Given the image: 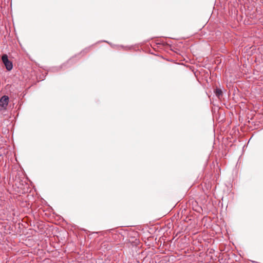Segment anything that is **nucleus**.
I'll return each mask as SVG.
<instances>
[{
  "label": "nucleus",
  "mask_w": 263,
  "mask_h": 263,
  "mask_svg": "<svg viewBox=\"0 0 263 263\" xmlns=\"http://www.w3.org/2000/svg\"><path fill=\"white\" fill-rule=\"evenodd\" d=\"M214 92L216 97L219 99L222 96V91L220 88H216L214 90Z\"/></svg>",
  "instance_id": "3"
},
{
  "label": "nucleus",
  "mask_w": 263,
  "mask_h": 263,
  "mask_svg": "<svg viewBox=\"0 0 263 263\" xmlns=\"http://www.w3.org/2000/svg\"><path fill=\"white\" fill-rule=\"evenodd\" d=\"M244 22H245V24H248V25H249V24H250V23H248V21H246V19H245V20H244Z\"/></svg>",
  "instance_id": "4"
},
{
  "label": "nucleus",
  "mask_w": 263,
  "mask_h": 263,
  "mask_svg": "<svg viewBox=\"0 0 263 263\" xmlns=\"http://www.w3.org/2000/svg\"><path fill=\"white\" fill-rule=\"evenodd\" d=\"M2 61L7 70L10 71L13 68L12 63L9 60L7 54H3L2 57Z\"/></svg>",
  "instance_id": "1"
},
{
  "label": "nucleus",
  "mask_w": 263,
  "mask_h": 263,
  "mask_svg": "<svg viewBox=\"0 0 263 263\" xmlns=\"http://www.w3.org/2000/svg\"><path fill=\"white\" fill-rule=\"evenodd\" d=\"M9 97L7 96H3L0 99V110L6 109L8 104Z\"/></svg>",
  "instance_id": "2"
}]
</instances>
